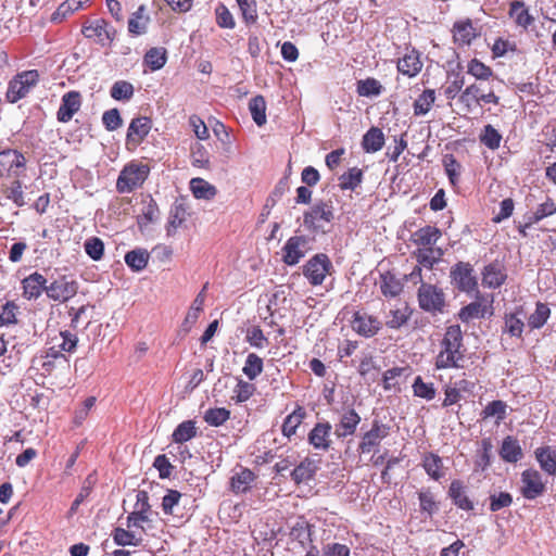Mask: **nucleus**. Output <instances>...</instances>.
Segmentation results:
<instances>
[{
    "instance_id": "obj_1",
    "label": "nucleus",
    "mask_w": 556,
    "mask_h": 556,
    "mask_svg": "<svg viewBox=\"0 0 556 556\" xmlns=\"http://www.w3.org/2000/svg\"><path fill=\"white\" fill-rule=\"evenodd\" d=\"M466 346L464 334L459 325L446 327L440 351L435 356L434 366L437 369L464 368Z\"/></svg>"
},
{
    "instance_id": "obj_2",
    "label": "nucleus",
    "mask_w": 556,
    "mask_h": 556,
    "mask_svg": "<svg viewBox=\"0 0 556 556\" xmlns=\"http://www.w3.org/2000/svg\"><path fill=\"white\" fill-rule=\"evenodd\" d=\"M416 298L418 307L431 316L443 315L447 312V294L438 283L421 281Z\"/></svg>"
},
{
    "instance_id": "obj_3",
    "label": "nucleus",
    "mask_w": 556,
    "mask_h": 556,
    "mask_svg": "<svg viewBox=\"0 0 556 556\" xmlns=\"http://www.w3.org/2000/svg\"><path fill=\"white\" fill-rule=\"evenodd\" d=\"M458 100L467 112L482 104L497 105L500 103V98L495 94L493 88L484 86L482 81L466 87L462 91Z\"/></svg>"
},
{
    "instance_id": "obj_4",
    "label": "nucleus",
    "mask_w": 556,
    "mask_h": 556,
    "mask_svg": "<svg viewBox=\"0 0 556 556\" xmlns=\"http://www.w3.org/2000/svg\"><path fill=\"white\" fill-rule=\"evenodd\" d=\"M150 167L147 164L130 162L121 170L116 181L119 193H129L140 188L147 180Z\"/></svg>"
},
{
    "instance_id": "obj_5",
    "label": "nucleus",
    "mask_w": 556,
    "mask_h": 556,
    "mask_svg": "<svg viewBox=\"0 0 556 556\" xmlns=\"http://www.w3.org/2000/svg\"><path fill=\"white\" fill-rule=\"evenodd\" d=\"M39 73L36 70L24 71L15 75L8 85L5 92L7 101L16 103L25 98L33 87L39 81Z\"/></svg>"
},
{
    "instance_id": "obj_6",
    "label": "nucleus",
    "mask_w": 556,
    "mask_h": 556,
    "mask_svg": "<svg viewBox=\"0 0 556 556\" xmlns=\"http://www.w3.org/2000/svg\"><path fill=\"white\" fill-rule=\"evenodd\" d=\"M333 265L325 253L312 256L303 266V275L313 287L320 286L326 277L331 274Z\"/></svg>"
},
{
    "instance_id": "obj_7",
    "label": "nucleus",
    "mask_w": 556,
    "mask_h": 556,
    "mask_svg": "<svg viewBox=\"0 0 556 556\" xmlns=\"http://www.w3.org/2000/svg\"><path fill=\"white\" fill-rule=\"evenodd\" d=\"M79 289L78 281L72 275H61L47 285L46 295L58 303H66L73 299Z\"/></svg>"
},
{
    "instance_id": "obj_8",
    "label": "nucleus",
    "mask_w": 556,
    "mask_h": 556,
    "mask_svg": "<svg viewBox=\"0 0 556 556\" xmlns=\"http://www.w3.org/2000/svg\"><path fill=\"white\" fill-rule=\"evenodd\" d=\"M334 219L333 205L331 201H319L309 211L304 213L303 224L312 231L324 229L325 224H331Z\"/></svg>"
},
{
    "instance_id": "obj_9",
    "label": "nucleus",
    "mask_w": 556,
    "mask_h": 556,
    "mask_svg": "<svg viewBox=\"0 0 556 556\" xmlns=\"http://www.w3.org/2000/svg\"><path fill=\"white\" fill-rule=\"evenodd\" d=\"M452 283L462 292L470 293L478 289V281L473 275V267L468 262H457L451 267Z\"/></svg>"
},
{
    "instance_id": "obj_10",
    "label": "nucleus",
    "mask_w": 556,
    "mask_h": 556,
    "mask_svg": "<svg viewBox=\"0 0 556 556\" xmlns=\"http://www.w3.org/2000/svg\"><path fill=\"white\" fill-rule=\"evenodd\" d=\"M308 445L317 452L327 453L332 447V426L329 421L316 422L307 433Z\"/></svg>"
},
{
    "instance_id": "obj_11",
    "label": "nucleus",
    "mask_w": 556,
    "mask_h": 556,
    "mask_svg": "<svg viewBox=\"0 0 556 556\" xmlns=\"http://www.w3.org/2000/svg\"><path fill=\"white\" fill-rule=\"evenodd\" d=\"M520 493L526 500H535L543 495L546 485L542 480V475L533 468L526 469L520 477Z\"/></svg>"
},
{
    "instance_id": "obj_12",
    "label": "nucleus",
    "mask_w": 556,
    "mask_h": 556,
    "mask_svg": "<svg viewBox=\"0 0 556 556\" xmlns=\"http://www.w3.org/2000/svg\"><path fill=\"white\" fill-rule=\"evenodd\" d=\"M390 429L389 425L383 424L378 419H374L371 428L362 435L358 444V452L363 454L370 453L390 434Z\"/></svg>"
},
{
    "instance_id": "obj_13",
    "label": "nucleus",
    "mask_w": 556,
    "mask_h": 556,
    "mask_svg": "<svg viewBox=\"0 0 556 556\" xmlns=\"http://www.w3.org/2000/svg\"><path fill=\"white\" fill-rule=\"evenodd\" d=\"M352 329L364 338H372L382 328V323L375 316L356 311L351 319Z\"/></svg>"
},
{
    "instance_id": "obj_14",
    "label": "nucleus",
    "mask_w": 556,
    "mask_h": 556,
    "mask_svg": "<svg viewBox=\"0 0 556 556\" xmlns=\"http://www.w3.org/2000/svg\"><path fill=\"white\" fill-rule=\"evenodd\" d=\"M308 251V239L305 236L290 237L282 248V261L289 266L296 265Z\"/></svg>"
},
{
    "instance_id": "obj_15",
    "label": "nucleus",
    "mask_w": 556,
    "mask_h": 556,
    "mask_svg": "<svg viewBox=\"0 0 556 556\" xmlns=\"http://www.w3.org/2000/svg\"><path fill=\"white\" fill-rule=\"evenodd\" d=\"M26 159L17 150H3L0 152V176H20L25 168Z\"/></svg>"
},
{
    "instance_id": "obj_16",
    "label": "nucleus",
    "mask_w": 556,
    "mask_h": 556,
    "mask_svg": "<svg viewBox=\"0 0 556 556\" xmlns=\"http://www.w3.org/2000/svg\"><path fill=\"white\" fill-rule=\"evenodd\" d=\"M481 276L483 287L489 289H498L506 282V267L502 262H491L483 267Z\"/></svg>"
},
{
    "instance_id": "obj_17",
    "label": "nucleus",
    "mask_w": 556,
    "mask_h": 556,
    "mask_svg": "<svg viewBox=\"0 0 556 556\" xmlns=\"http://www.w3.org/2000/svg\"><path fill=\"white\" fill-rule=\"evenodd\" d=\"M47 279L38 271H34L26 276L22 281V295L24 299L31 301L37 300L47 290Z\"/></svg>"
},
{
    "instance_id": "obj_18",
    "label": "nucleus",
    "mask_w": 556,
    "mask_h": 556,
    "mask_svg": "<svg viewBox=\"0 0 556 556\" xmlns=\"http://www.w3.org/2000/svg\"><path fill=\"white\" fill-rule=\"evenodd\" d=\"M361 420L359 414L354 408H344L340 414L339 422L336 425L334 434L338 439L353 435Z\"/></svg>"
},
{
    "instance_id": "obj_19",
    "label": "nucleus",
    "mask_w": 556,
    "mask_h": 556,
    "mask_svg": "<svg viewBox=\"0 0 556 556\" xmlns=\"http://www.w3.org/2000/svg\"><path fill=\"white\" fill-rule=\"evenodd\" d=\"M81 106V94L78 91L72 90L63 94L61 105L58 110V119L62 123L71 121L75 113Z\"/></svg>"
},
{
    "instance_id": "obj_20",
    "label": "nucleus",
    "mask_w": 556,
    "mask_h": 556,
    "mask_svg": "<svg viewBox=\"0 0 556 556\" xmlns=\"http://www.w3.org/2000/svg\"><path fill=\"white\" fill-rule=\"evenodd\" d=\"M33 362L38 365V369H40L45 376H51L56 371L68 372L71 368L70 358L67 356L48 358L39 355L36 356Z\"/></svg>"
},
{
    "instance_id": "obj_21",
    "label": "nucleus",
    "mask_w": 556,
    "mask_h": 556,
    "mask_svg": "<svg viewBox=\"0 0 556 556\" xmlns=\"http://www.w3.org/2000/svg\"><path fill=\"white\" fill-rule=\"evenodd\" d=\"M448 497L459 509L470 511L475 508L473 502L469 498L464 481L455 479L451 482L447 491Z\"/></svg>"
},
{
    "instance_id": "obj_22",
    "label": "nucleus",
    "mask_w": 556,
    "mask_h": 556,
    "mask_svg": "<svg viewBox=\"0 0 556 556\" xmlns=\"http://www.w3.org/2000/svg\"><path fill=\"white\" fill-rule=\"evenodd\" d=\"M307 417V412L304 406L296 404L294 409L285 417L281 425V433L287 439H291L296 434L298 428L303 424Z\"/></svg>"
},
{
    "instance_id": "obj_23",
    "label": "nucleus",
    "mask_w": 556,
    "mask_h": 556,
    "mask_svg": "<svg viewBox=\"0 0 556 556\" xmlns=\"http://www.w3.org/2000/svg\"><path fill=\"white\" fill-rule=\"evenodd\" d=\"M422 66L424 63L420 60V54L415 49L400 58L396 64L397 71L409 78L417 76L421 72Z\"/></svg>"
},
{
    "instance_id": "obj_24",
    "label": "nucleus",
    "mask_w": 556,
    "mask_h": 556,
    "mask_svg": "<svg viewBox=\"0 0 556 556\" xmlns=\"http://www.w3.org/2000/svg\"><path fill=\"white\" fill-rule=\"evenodd\" d=\"M441 237L442 231L440 228L426 225L412 233V242L418 248L434 247Z\"/></svg>"
},
{
    "instance_id": "obj_25",
    "label": "nucleus",
    "mask_w": 556,
    "mask_h": 556,
    "mask_svg": "<svg viewBox=\"0 0 556 556\" xmlns=\"http://www.w3.org/2000/svg\"><path fill=\"white\" fill-rule=\"evenodd\" d=\"M508 15L518 27L525 30L534 23L533 15L530 14L528 7L522 0H513L509 2Z\"/></svg>"
},
{
    "instance_id": "obj_26",
    "label": "nucleus",
    "mask_w": 556,
    "mask_h": 556,
    "mask_svg": "<svg viewBox=\"0 0 556 556\" xmlns=\"http://www.w3.org/2000/svg\"><path fill=\"white\" fill-rule=\"evenodd\" d=\"M523 311L521 307L517 308L514 313L504 314V326L502 328L503 334L509 337L521 338L525 329Z\"/></svg>"
},
{
    "instance_id": "obj_27",
    "label": "nucleus",
    "mask_w": 556,
    "mask_h": 556,
    "mask_svg": "<svg viewBox=\"0 0 556 556\" xmlns=\"http://www.w3.org/2000/svg\"><path fill=\"white\" fill-rule=\"evenodd\" d=\"M478 36L471 20L458 21L453 25V39L458 46H468Z\"/></svg>"
},
{
    "instance_id": "obj_28",
    "label": "nucleus",
    "mask_w": 556,
    "mask_h": 556,
    "mask_svg": "<svg viewBox=\"0 0 556 556\" xmlns=\"http://www.w3.org/2000/svg\"><path fill=\"white\" fill-rule=\"evenodd\" d=\"M317 470L318 465L316 460L311 457H305L291 471V479L295 484L306 483L315 477Z\"/></svg>"
},
{
    "instance_id": "obj_29",
    "label": "nucleus",
    "mask_w": 556,
    "mask_h": 556,
    "mask_svg": "<svg viewBox=\"0 0 556 556\" xmlns=\"http://www.w3.org/2000/svg\"><path fill=\"white\" fill-rule=\"evenodd\" d=\"M413 312V308L407 303L400 307L391 308L387 315L386 326L389 329H401L409 321Z\"/></svg>"
},
{
    "instance_id": "obj_30",
    "label": "nucleus",
    "mask_w": 556,
    "mask_h": 556,
    "mask_svg": "<svg viewBox=\"0 0 556 556\" xmlns=\"http://www.w3.org/2000/svg\"><path fill=\"white\" fill-rule=\"evenodd\" d=\"M534 456L542 471L548 476H556V453L551 446L538 447Z\"/></svg>"
},
{
    "instance_id": "obj_31",
    "label": "nucleus",
    "mask_w": 556,
    "mask_h": 556,
    "mask_svg": "<svg viewBox=\"0 0 556 556\" xmlns=\"http://www.w3.org/2000/svg\"><path fill=\"white\" fill-rule=\"evenodd\" d=\"M443 254V250L435 247L418 248L413 253L417 263L428 269H432L441 261Z\"/></svg>"
},
{
    "instance_id": "obj_32",
    "label": "nucleus",
    "mask_w": 556,
    "mask_h": 556,
    "mask_svg": "<svg viewBox=\"0 0 556 556\" xmlns=\"http://www.w3.org/2000/svg\"><path fill=\"white\" fill-rule=\"evenodd\" d=\"M498 454L507 463H517L523 456L519 441L511 435L504 438Z\"/></svg>"
},
{
    "instance_id": "obj_33",
    "label": "nucleus",
    "mask_w": 556,
    "mask_h": 556,
    "mask_svg": "<svg viewBox=\"0 0 556 556\" xmlns=\"http://www.w3.org/2000/svg\"><path fill=\"white\" fill-rule=\"evenodd\" d=\"M380 291L386 298H396L403 291L401 280L391 270L380 274Z\"/></svg>"
},
{
    "instance_id": "obj_34",
    "label": "nucleus",
    "mask_w": 556,
    "mask_h": 556,
    "mask_svg": "<svg viewBox=\"0 0 556 556\" xmlns=\"http://www.w3.org/2000/svg\"><path fill=\"white\" fill-rule=\"evenodd\" d=\"M421 466L427 472V475L435 481H439L441 478L444 477L443 460L435 453H425L422 455Z\"/></svg>"
},
{
    "instance_id": "obj_35",
    "label": "nucleus",
    "mask_w": 556,
    "mask_h": 556,
    "mask_svg": "<svg viewBox=\"0 0 556 556\" xmlns=\"http://www.w3.org/2000/svg\"><path fill=\"white\" fill-rule=\"evenodd\" d=\"M256 475L249 468H241L230 480V486L236 494L248 492L255 481Z\"/></svg>"
},
{
    "instance_id": "obj_36",
    "label": "nucleus",
    "mask_w": 556,
    "mask_h": 556,
    "mask_svg": "<svg viewBox=\"0 0 556 556\" xmlns=\"http://www.w3.org/2000/svg\"><path fill=\"white\" fill-rule=\"evenodd\" d=\"M149 15L146 14V7L140 5L128 20V31L132 36H140L147 33Z\"/></svg>"
},
{
    "instance_id": "obj_37",
    "label": "nucleus",
    "mask_w": 556,
    "mask_h": 556,
    "mask_svg": "<svg viewBox=\"0 0 556 556\" xmlns=\"http://www.w3.org/2000/svg\"><path fill=\"white\" fill-rule=\"evenodd\" d=\"M384 91L382 84L375 77H367L356 81V92L359 97H379Z\"/></svg>"
},
{
    "instance_id": "obj_38",
    "label": "nucleus",
    "mask_w": 556,
    "mask_h": 556,
    "mask_svg": "<svg viewBox=\"0 0 556 556\" xmlns=\"http://www.w3.org/2000/svg\"><path fill=\"white\" fill-rule=\"evenodd\" d=\"M190 190L195 199L212 200L217 194L216 187L200 177L190 180Z\"/></svg>"
},
{
    "instance_id": "obj_39",
    "label": "nucleus",
    "mask_w": 556,
    "mask_h": 556,
    "mask_svg": "<svg viewBox=\"0 0 556 556\" xmlns=\"http://www.w3.org/2000/svg\"><path fill=\"white\" fill-rule=\"evenodd\" d=\"M126 265L134 271L143 270L150 258V254L144 249H135L125 254Z\"/></svg>"
},
{
    "instance_id": "obj_40",
    "label": "nucleus",
    "mask_w": 556,
    "mask_h": 556,
    "mask_svg": "<svg viewBox=\"0 0 556 556\" xmlns=\"http://www.w3.org/2000/svg\"><path fill=\"white\" fill-rule=\"evenodd\" d=\"M198 433V429L195 426V421L193 420H185L180 422L174 430L172 438L173 442L182 444L191 439L195 438Z\"/></svg>"
},
{
    "instance_id": "obj_41",
    "label": "nucleus",
    "mask_w": 556,
    "mask_h": 556,
    "mask_svg": "<svg viewBox=\"0 0 556 556\" xmlns=\"http://www.w3.org/2000/svg\"><path fill=\"white\" fill-rule=\"evenodd\" d=\"M435 101V91L433 89H426L414 101L413 110L415 116H422L430 112Z\"/></svg>"
},
{
    "instance_id": "obj_42",
    "label": "nucleus",
    "mask_w": 556,
    "mask_h": 556,
    "mask_svg": "<svg viewBox=\"0 0 556 556\" xmlns=\"http://www.w3.org/2000/svg\"><path fill=\"white\" fill-rule=\"evenodd\" d=\"M2 193L5 199L11 200L18 207L26 204L23 185L20 179H14L9 185H3Z\"/></svg>"
},
{
    "instance_id": "obj_43",
    "label": "nucleus",
    "mask_w": 556,
    "mask_h": 556,
    "mask_svg": "<svg viewBox=\"0 0 556 556\" xmlns=\"http://www.w3.org/2000/svg\"><path fill=\"white\" fill-rule=\"evenodd\" d=\"M507 415V404L504 401L495 400L485 405L481 412V418L483 420L491 417L496 418V425H500Z\"/></svg>"
},
{
    "instance_id": "obj_44",
    "label": "nucleus",
    "mask_w": 556,
    "mask_h": 556,
    "mask_svg": "<svg viewBox=\"0 0 556 556\" xmlns=\"http://www.w3.org/2000/svg\"><path fill=\"white\" fill-rule=\"evenodd\" d=\"M152 128V121L146 116L134 118L128 127L126 139L138 137L143 139Z\"/></svg>"
},
{
    "instance_id": "obj_45",
    "label": "nucleus",
    "mask_w": 556,
    "mask_h": 556,
    "mask_svg": "<svg viewBox=\"0 0 556 556\" xmlns=\"http://www.w3.org/2000/svg\"><path fill=\"white\" fill-rule=\"evenodd\" d=\"M191 163L194 167L208 168L211 153L207 147L200 141H195L190 149Z\"/></svg>"
},
{
    "instance_id": "obj_46",
    "label": "nucleus",
    "mask_w": 556,
    "mask_h": 556,
    "mask_svg": "<svg viewBox=\"0 0 556 556\" xmlns=\"http://www.w3.org/2000/svg\"><path fill=\"white\" fill-rule=\"evenodd\" d=\"M486 305H483L479 301H473L459 309L458 318L463 323H469L476 318H483L486 314Z\"/></svg>"
},
{
    "instance_id": "obj_47",
    "label": "nucleus",
    "mask_w": 556,
    "mask_h": 556,
    "mask_svg": "<svg viewBox=\"0 0 556 556\" xmlns=\"http://www.w3.org/2000/svg\"><path fill=\"white\" fill-rule=\"evenodd\" d=\"M160 217V210L155 200L149 197L144 202L141 214L138 216V225L140 228L147 227L149 224L156 222Z\"/></svg>"
},
{
    "instance_id": "obj_48",
    "label": "nucleus",
    "mask_w": 556,
    "mask_h": 556,
    "mask_svg": "<svg viewBox=\"0 0 556 556\" xmlns=\"http://www.w3.org/2000/svg\"><path fill=\"white\" fill-rule=\"evenodd\" d=\"M264 370V362L263 358L260 357L255 353H249L242 371L248 377L249 380H255Z\"/></svg>"
},
{
    "instance_id": "obj_49",
    "label": "nucleus",
    "mask_w": 556,
    "mask_h": 556,
    "mask_svg": "<svg viewBox=\"0 0 556 556\" xmlns=\"http://www.w3.org/2000/svg\"><path fill=\"white\" fill-rule=\"evenodd\" d=\"M363 181V170L358 167H352L339 177V187L341 190H355Z\"/></svg>"
},
{
    "instance_id": "obj_50",
    "label": "nucleus",
    "mask_w": 556,
    "mask_h": 556,
    "mask_svg": "<svg viewBox=\"0 0 556 556\" xmlns=\"http://www.w3.org/2000/svg\"><path fill=\"white\" fill-rule=\"evenodd\" d=\"M166 60V50L164 48H151L143 58L144 64L151 71L161 70L165 65Z\"/></svg>"
},
{
    "instance_id": "obj_51",
    "label": "nucleus",
    "mask_w": 556,
    "mask_h": 556,
    "mask_svg": "<svg viewBox=\"0 0 556 556\" xmlns=\"http://www.w3.org/2000/svg\"><path fill=\"white\" fill-rule=\"evenodd\" d=\"M551 315V309L547 304L538 302L535 305V311L528 318V326L531 329H540L547 321Z\"/></svg>"
},
{
    "instance_id": "obj_52",
    "label": "nucleus",
    "mask_w": 556,
    "mask_h": 556,
    "mask_svg": "<svg viewBox=\"0 0 556 556\" xmlns=\"http://www.w3.org/2000/svg\"><path fill=\"white\" fill-rule=\"evenodd\" d=\"M249 110L256 125L262 126L266 123V101L263 96H256L249 102Z\"/></svg>"
},
{
    "instance_id": "obj_53",
    "label": "nucleus",
    "mask_w": 556,
    "mask_h": 556,
    "mask_svg": "<svg viewBox=\"0 0 556 556\" xmlns=\"http://www.w3.org/2000/svg\"><path fill=\"white\" fill-rule=\"evenodd\" d=\"M442 163L452 186H457L462 173V165L453 154H444Z\"/></svg>"
},
{
    "instance_id": "obj_54",
    "label": "nucleus",
    "mask_w": 556,
    "mask_h": 556,
    "mask_svg": "<svg viewBox=\"0 0 556 556\" xmlns=\"http://www.w3.org/2000/svg\"><path fill=\"white\" fill-rule=\"evenodd\" d=\"M134 86L127 80H117L110 90V96L116 101H129L134 96Z\"/></svg>"
},
{
    "instance_id": "obj_55",
    "label": "nucleus",
    "mask_w": 556,
    "mask_h": 556,
    "mask_svg": "<svg viewBox=\"0 0 556 556\" xmlns=\"http://www.w3.org/2000/svg\"><path fill=\"white\" fill-rule=\"evenodd\" d=\"M467 73L480 81H485L493 76V70L478 59L469 61L467 65Z\"/></svg>"
},
{
    "instance_id": "obj_56",
    "label": "nucleus",
    "mask_w": 556,
    "mask_h": 556,
    "mask_svg": "<svg viewBox=\"0 0 556 556\" xmlns=\"http://www.w3.org/2000/svg\"><path fill=\"white\" fill-rule=\"evenodd\" d=\"M230 418V410L225 407L210 408L204 413V421L213 427L224 425Z\"/></svg>"
},
{
    "instance_id": "obj_57",
    "label": "nucleus",
    "mask_w": 556,
    "mask_h": 556,
    "mask_svg": "<svg viewBox=\"0 0 556 556\" xmlns=\"http://www.w3.org/2000/svg\"><path fill=\"white\" fill-rule=\"evenodd\" d=\"M489 509L491 513H496L503 508L511 506L514 500L509 492L501 491L491 493L489 496Z\"/></svg>"
},
{
    "instance_id": "obj_58",
    "label": "nucleus",
    "mask_w": 556,
    "mask_h": 556,
    "mask_svg": "<svg viewBox=\"0 0 556 556\" xmlns=\"http://www.w3.org/2000/svg\"><path fill=\"white\" fill-rule=\"evenodd\" d=\"M113 541L118 546L134 545L139 546L142 543V538H136V535L123 528H115L113 533Z\"/></svg>"
},
{
    "instance_id": "obj_59",
    "label": "nucleus",
    "mask_w": 556,
    "mask_h": 556,
    "mask_svg": "<svg viewBox=\"0 0 556 556\" xmlns=\"http://www.w3.org/2000/svg\"><path fill=\"white\" fill-rule=\"evenodd\" d=\"M237 2L244 23L247 25L255 24L258 18L256 0H237Z\"/></svg>"
},
{
    "instance_id": "obj_60",
    "label": "nucleus",
    "mask_w": 556,
    "mask_h": 556,
    "mask_svg": "<svg viewBox=\"0 0 556 556\" xmlns=\"http://www.w3.org/2000/svg\"><path fill=\"white\" fill-rule=\"evenodd\" d=\"M245 341L253 348L262 350L269 343L267 337L264 334L260 326H252L248 328Z\"/></svg>"
},
{
    "instance_id": "obj_61",
    "label": "nucleus",
    "mask_w": 556,
    "mask_h": 556,
    "mask_svg": "<svg viewBox=\"0 0 556 556\" xmlns=\"http://www.w3.org/2000/svg\"><path fill=\"white\" fill-rule=\"evenodd\" d=\"M414 395L431 401L435 397V388L432 382H425L420 376H417L413 383Z\"/></svg>"
},
{
    "instance_id": "obj_62",
    "label": "nucleus",
    "mask_w": 556,
    "mask_h": 556,
    "mask_svg": "<svg viewBox=\"0 0 556 556\" xmlns=\"http://www.w3.org/2000/svg\"><path fill=\"white\" fill-rule=\"evenodd\" d=\"M418 500L420 505V511L431 517L438 511V502L434 498L433 493L430 490H422L418 492Z\"/></svg>"
},
{
    "instance_id": "obj_63",
    "label": "nucleus",
    "mask_w": 556,
    "mask_h": 556,
    "mask_svg": "<svg viewBox=\"0 0 556 556\" xmlns=\"http://www.w3.org/2000/svg\"><path fill=\"white\" fill-rule=\"evenodd\" d=\"M18 305L14 301H8L0 313V327L17 324Z\"/></svg>"
},
{
    "instance_id": "obj_64",
    "label": "nucleus",
    "mask_w": 556,
    "mask_h": 556,
    "mask_svg": "<svg viewBox=\"0 0 556 556\" xmlns=\"http://www.w3.org/2000/svg\"><path fill=\"white\" fill-rule=\"evenodd\" d=\"M86 254L93 261H100L104 255V243L98 237H91L84 243Z\"/></svg>"
}]
</instances>
